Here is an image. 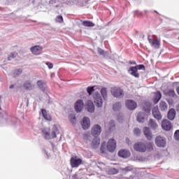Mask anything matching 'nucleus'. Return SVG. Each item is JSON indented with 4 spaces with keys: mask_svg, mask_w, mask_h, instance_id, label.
<instances>
[{
    "mask_svg": "<svg viewBox=\"0 0 179 179\" xmlns=\"http://www.w3.org/2000/svg\"><path fill=\"white\" fill-rule=\"evenodd\" d=\"M94 103L98 108L103 107V98L101 95L98 92H95L93 95Z\"/></svg>",
    "mask_w": 179,
    "mask_h": 179,
    "instance_id": "obj_1",
    "label": "nucleus"
},
{
    "mask_svg": "<svg viewBox=\"0 0 179 179\" xmlns=\"http://www.w3.org/2000/svg\"><path fill=\"white\" fill-rule=\"evenodd\" d=\"M110 92L113 96L117 99L124 97V90L120 87H113L111 88Z\"/></svg>",
    "mask_w": 179,
    "mask_h": 179,
    "instance_id": "obj_2",
    "label": "nucleus"
},
{
    "mask_svg": "<svg viewBox=\"0 0 179 179\" xmlns=\"http://www.w3.org/2000/svg\"><path fill=\"white\" fill-rule=\"evenodd\" d=\"M134 149L136 152H140L141 153H145L147 150L146 143L143 142H138L134 145Z\"/></svg>",
    "mask_w": 179,
    "mask_h": 179,
    "instance_id": "obj_3",
    "label": "nucleus"
},
{
    "mask_svg": "<svg viewBox=\"0 0 179 179\" xmlns=\"http://www.w3.org/2000/svg\"><path fill=\"white\" fill-rule=\"evenodd\" d=\"M148 40L152 48H155V50H159V48H160V38H156L155 39H153L148 36Z\"/></svg>",
    "mask_w": 179,
    "mask_h": 179,
    "instance_id": "obj_4",
    "label": "nucleus"
},
{
    "mask_svg": "<svg viewBox=\"0 0 179 179\" xmlns=\"http://www.w3.org/2000/svg\"><path fill=\"white\" fill-rule=\"evenodd\" d=\"M83 160L82 159L78 157V156L71 157L70 159V164L71 167L76 168L79 167L80 164H82Z\"/></svg>",
    "mask_w": 179,
    "mask_h": 179,
    "instance_id": "obj_5",
    "label": "nucleus"
},
{
    "mask_svg": "<svg viewBox=\"0 0 179 179\" xmlns=\"http://www.w3.org/2000/svg\"><path fill=\"white\" fill-rule=\"evenodd\" d=\"M106 148L108 152H114V150H115V148H117V142L115 141V140L113 138L109 139L107 143Z\"/></svg>",
    "mask_w": 179,
    "mask_h": 179,
    "instance_id": "obj_6",
    "label": "nucleus"
},
{
    "mask_svg": "<svg viewBox=\"0 0 179 179\" xmlns=\"http://www.w3.org/2000/svg\"><path fill=\"white\" fill-rule=\"evenodd\" d=\"M162 128L164 131H170L173 128V124L168 120H163L162 122Z\"/></svg>",
    "mask_w": 179,
    "mask_h": 179,
    "instance_id": "obj_7",
    "label": "nucleus"
},
{
    "mask_svg": "<svg viewBox=\"0 0 179 179\" xmlns=\"http://www.w3.org/2000/svg\"><path fill=\"white\" fill-rule=\"evenodd\" d=\"M155 145L158 148H164L166 146V140L163 137L158 136L155 138Z\"/></svg>",
    "mask_w": 179,
    "mask_h": 179,
    "instance_id": "obj_8",
    "label": "nucleus"
},
{
    "mask_svg": "<svg viewBox=\"0 0 179 179\" xmlns=\"http://www.w3.org/2000/svg\"><path fill=\"white\" fill-rule=\"evenodd\" d=\"M126 107L128 110H134L136 107H138V104L133 100L129 99L125 101Z\"/></svg>",
    "mask_w": 179,
    "mask_h": 179,
    "instance_id": "obj_9",
    "label": "nucleus"
},
{
    "mask_svg": "<svg viewBox=\"0 0 179 179\" xmlns=\"http://www.w3.org/2000/svg\"><path fill=\"white\" fill-rule=\"evenodd\" d=\"M30 51L34 55H40L43 52V47L40 45H35L30 48Z\"/></svg>",
    "mask_w": 179,
    "mask_h": 179,
    "instance_id": "obj_10",
    "label": "nucleus"
},
{
    "mask_svg": "<svg viewBox=\"0 0 179 179\" xmlns=\"http://www.w3.org/2000/svg\"><path fill=\"white\" fill-rule=\"evenodd\" d=\"M92 134L93 136H99L101 134V127L99 124L94 125L92 129Z\"/></svg>",
    "mask_w": 179,
    "mask_h": 179,
    "instance_id": "obj_11",
    "label": "nucleus"
},
{
    "mask_svg": "<svg viewBox=\"0 0 179 179\" xmlns=\"http://www.w3.org/2000/svg\"><path fill=\"white\" fill-rule=\"evenodd\" d=\"M81 125L85 130L89 129L90 128V119L87 117H83Z\"/></svg>",
    "mask_w": 179,
    "mask_h": 179,
    "instance_id": "obj_12",
    "label": "nucleus"
},
{
    "mask_svg": "<svg viewBox=\"0 0 179 179\" xmlns=\"http://www.w3.org/2000/svg\"><path fill=\"white\" fill-rule=\"evenodd\" d=\"M83 101L82 100H78L75 103V106L74 108L76 111V113H80V111H82V110H83Z\"/></svg>",
    "mask_w": 179,
    "mask_h": 179,
    "instance_id": "obj_13",
    "label": "nucleus"
},
{
    "mask_svg": "<svg viewBox=\"0 0 179 179\" xmlns=\"http://www.w3.org/2000/svg\"><path fill=\"white\" fill-rule=\"evenodd\" d=\"M128 72L131 75V76H134V78H139V73H138V69L135 66H131Z\"/></svg>",
    "mask_w": 179,
    "mask_h": 179,
    "instance_id": "obj_14",
    "label": "nucleus"
},
{
    "mask_svg": "<svg viewBox=\"0 0 179 179\" xmlns=\"http://www.w3.org/2000/svg\"><path fill=\"white\" fill-rule=\"evenodd\" d=\"M152 115L153 117L159 121V120H162V114L160 113V111L159 110V108L157 107L153 108L152 109Z\"/></svg>",
    "mask_w": 179,
    "mask_h": 179,
    "instance_id": "obj_15",
    "label": "nucleus"
},
{
    "mask_svg": "<svg viewBox=\"0 0 179 179\" xmlns=\"http://www.w3.org/2000/svg\"><path fill=\"white\" fill-rule=\"evenodd\" d=\"M23 87L25 90H33L34 89V84L31 83V80H27L24 83Z\"/></svg>",
    "mask_w": 179,
    "mask_h": 179,
    "instance_id": "obj_16",
    "label": "nucleus"
},
{
    "mask_svg": "<svg viewBox=\"0 0 179 179\" xmlns=\"http://www.w3.org/2000/svg\"><path fill=\"white\" fill-rule=\"evenodd\" d=\"M36 86L40 90H42V92H45V89H47V84L42 80L37 81Z\"/></svg>",
    "mask_w": 179,
    "mask_h": 179,
    "instance_id": "obj_17",
    "label": "nucleus"
},
{
    "mask_svg": "<svg viewBox=\"0 0 179 179\" xmlns=\"http://www.w3.org/2000/svg\"><path fill=\"white\" fill-rule=\"evenodd\" d=\"M118 155L120 157L127 159V157H129V156H131V152L127 150H120L118 152Z\"/></svg>",
    "mask_w": 179,
    "mask_h": 179,
    "instance_id": "obj_18",
    "label": "nucleus"
},
{
    "mask_svg": "<svg viewBox=\"0 0 179 179\" xmlns=\"http://www.w3.org/2000/svg\"><path fill=\"white\" fill-rule=\"evenodd\" d=\"M143 134L145 138L148 139V141H152V132H150V129H149V127L144 128Z\"/></svg>",
    "mask_w": 179,
    "mask_h": 179,
    "instance_id": "obj_19",
    "label": "nucleus"
},
{
    "mask_svg": "<svg viewBox=\"0 0 179 179\" xmlns=\"http://www.w3.org/2000/svg\"><path fill=\"white\" fill-rule=\"evenodd\" d=\"M160 99H162V92L160 91H157L155 93L154 99H153V102L155 104H157L159 101H160Z\"/></svg>",
    "mask_w": 179,
    "mask_h": 179,
    "instance_id": "obj_20",
    "label": "nucleus"
},
{
    "mask_svg": "<svg viewBox=\"0 0 179 179\" xmlns=\"http://www.w3.org/2000/svg\"><path fill=\"white\" fill-rule=\"evenodd\" d=\"M87 109L89 113H94V103H93V101H88L87 102Z\"/></svg>",
    "mask_w": 179,
    "mask_h": 179,
    "instance_id": "obj_21",
    "label": "nucleus"
},
{
    "mask_svg": "<svg viewBox=\"0 0 179 179\" xmlns=\"http://www.w3.org/2000/svg\"><path fill=\"white\" fill-rule=\"evenodd\" d=\"M167 117L169 120L173 121V120L176 118V110L174 108H171V110H169Z\"/></svg>",
    "mask_w": 179,
    "mask_h": 179,
    "instance_id": "obj_22",
    "label": "nucleus"
},
{
    "mask_svg": "<svg viewBox=\"0 0 179 179\" xmlns=\"http://www.w3.org/2000/svg\"><path fill=\"white\" fill-rule=\"evenodd\" d=\"M91 146L92 148H99L100 146V138L95 137L92 141Z\"/></svg>",
    "mask_w": 179,
    "mask_h": 179,
    "instance_id": "obj_23",
    "label": "nucleus"
},
{
    "mask_svg": "<svg viewBox=\"0 0 179 179\" xmlns=\"http://www.w3.org/2000/svg\"><path fill=\"white\" fill-rule=\"evenodd\" d=\"M148 125L150 127L152 128V129H154V130H155L157 128H159V125L157 124L156 121L153 120V119L150 120L148 122Z\"/></svg>",
    "mask_w": 179,
    "mask_h": 179,
    "instance_id": "obj_24",
    "label": "nucleus"
},
{
    "mask_svg": "<svg viewBox=\"0 0 179 179\" xmlns=\"http://www.w3.org/2000/svg\"><path fill=\"white\" fill-rule=\"evenodd\" d=\"M43 117L46 121H51V116L47 113V110L41 109Z\"/></svg>",
    "mask_w": 179,
    "mask_h": 179,
    "instance_id": "obj_25",
    "label": "nucleus"
},
{
    "mask_svg": "<svg viewBox=\"0 0 179 179\" xmlns=\"http://www.w3.org/2000/svg\"><path fill=\"white\" fill-rule=\"evenodd\" d=\"M42 134L45 139H47V140L51 139V134H50V130H47V129H42Z\"/></svg>",
    "mask_w": 179,
    "mask_h": 179,
    "instance_id": "obj_26",
    "label": "nucleus"
},
{
    "mask_svg": "<svg viewBox=\"0 0 179 179\" xmlns=\"http://www.w3.org/2000/svg\"><path fill=\"white\" fill-rule=\"evenodd\" d=\"M83 25L85 26V27H94V23H93L91 21L85 20L83 21Z\"/></svg>",
    "mask_w": 179,
    "mask_h": 179,
    "instance_id": "obj_27",
    "label": "nucleus"
},
{
    "mask_svg": "<svg viewBox=\"0 0 179 179\" xmlns=\"http://www.w3.org/2000/svg\"><path fill=\"white\" fill-rule=\"evenodd\" d=\"M137 121L138 122H143L145 121V114H143V113H138L137 115Z\"/></svg>",
    "mask_w": 179,
    "mask_h": 179,
    "instance_id": "obj_28",
    "label": "nucleus"
},
{
    "mask_svg": "<svg viewBox=\"0 0 179 179\" xmlns=\"http://www.w3.org/2000/svg\"><path fill=\"white\" fill-rule=\"evenodd\" d=\"M167 103L165 101H161L159 103V108L161 111H166L167 110Z\"/></svg>",
    "mask_w": 179,
    "mask_h": 179,
    "instance_id": "obj_29",
    "label": "nucleus"
},
{
    "mask_svg": "<svg viewBox=\"0 0 179 179\" xmlns=\"http://www.w3.org/2000/svg\"><path fill=\"white\" fill-rule=\"evenodd\" d=\"M113 111H120L121 110V103L116 102L113 106Z\"/></svg>",
    "mask_w": 179,
    "mask_h": 179,
    "instance_id": "obj_30",
    "label": "nucleus"
},
{
    "mask_svg": "<svg viewBox=\"0 0 179 179\" xmlns=\"http://www.w3.org/2000/svg\"><path fill=\"white\" fill-rule=\"evenodd\" d=\"M101 94L102 97L104 99V100L107 99V89L106 88H102L101 89Z\"/></svg>",
    "mask_w": 179,
    "mask_h": 179,
    "instance_id": "obj_31",
    "label": "nucleus"
},
{
    "mask_svg": "<svg viewBox=\"0 0 179 179\" xmlns=\"http://www.w3.org/2000/svg\"><path fill=\"white\" fill-rule=\"evenodd\" d=\"M22 72H23V71L20 69H17L14 70L13 71L14 78L19 76V75H22Z\"/></svg>",
    "mask_w": 179,
    "mask_h": 179,
    "instance_id": "obj_32",
    "label": "nucleus"
},
{
    "mask_svg": "<svg viewBox=\"0 0 179 179\" xmlns=\"http://www.w3.org/2000/svg\"><path fill=\"white\" fill-rule=\"evenodd\" d=\"M109 130L110 131H114L115 129V122L114 120H110L109 122Z\"/></svg>",
    "mask_w": 179,
    "mask_h": 179,
    "instance_id": "obj_33",
    "label": "nucleus"
},
{
    "mask_svg": "<svg viewBox=\"0 0 179 179\" xmlns=\"http://www.w3.org/2000/svg\"><path fill=\"white\" fill-rule=\"evenodd\" d=\"M69 120L71 124H76V116L75 115V114H71L69 115Z\"/></svg>",
    "mask_w": 179,
    "mask_h": 179,
    "instance_id": "obj_34",
    "label": "nucleus"
},
{
    "mask_svg": "<svg viewBox=\"0 0 179 179\" xmlns=\"http://www.w3.org/2000/svg\"><path fill=\"white\" fill-rule=\"evenodd\" d=\"M166 96H169V97H174L176 96V92H174V90H169L166 92Z\"/></svg>",
    "mask_w": 179,
    "mask_h": 179,
    "instance_id": "obj_35",
    "label": "nucleus"
},
{
    "mask_svg": "<svg viewBox=\"0 0 179 179\" xmlns=\"http://www.w3.org/2000/svg\"><path fill=\"white\" fill-rule=\"evenodd\" d=\"M64 22V17L62 15H58L55 18V22L56 23H62Z\"/></svg>",
    "mask_w": 179,
    "mask_h": 179,
    "instance_id": "obj_36",
    "label": "nucleus"
},
{
    "mask_svg": "<svg viewBox=\"0 0 179 179\" xmlns=\"http://www.w3.org/2000/svg\"><path fill=\"white\" fill-rule=\"evenodd\" d=\"M87 92L89 96H92V94H93V92H94V86L88 87L87 88Z\"/></svg>",
    "mask_w": 179,
    "mask_h": 179,
    "instance_id": "obj_37",
    "label": "nucleus"
},
{
    "mask_svg": "<svg viewBox=\"0 0 179 179\" xmlns=\"http://www.w3.org/2000/svg\"><path fill=\"white\" fill-rule=\"evenodd\" d=\"M55 132H57V127L55 126V130L50 134L51 139H55V138H57V134Z\"/></svg>",
    "mask_w": 179,
    "mask_h": 179,
    "instance_id": "obj_38",
    "label": "nucleus"
},
{
    "mask_svg": "<svg viewBox=\"0 0 179 179\" xmlns=\"http://www.w3.org/2000/svg\"><path fill=\"white\" fill-rule=\"evenodd\" d=\"M146 147L148 152H152V150H153V143H148Z\"/></svg>",
    "mask_w": 179,
    "mask_h": 179,
    "instance_id": "obj_39",
    "label": "nucleus"
},
{
    "mask_svg": "<svg viewBox=\"0 0 179 179\" xmlns=\"http://www.w3.org/2000/svg\"><path fill=\"white\" fill-rule=\"evenodd\" d=\"M106 143H103L101 145L100 152L101 153H106Z\"/></svg>",
    "mask_w": 179,
    "mask_h": 179,
    "instance_id": "obj_40",
    "label": "nucleus"
},
{
    "mask_svg": "<svg viewBox=\"0 0 179 179\" xmlns=\"http://www.w3.org/2000/svg\"><path fill=\"white\" fill-rule=\"evenodd\" d=\"M136 67H137V70L139 69L140 71L141 70L145 71L146 69V68H145V65L143 64H138L136 66Z\"/></svg>",
    "mask_w": 179,
    "mask_h": 179,
    "instance_id": "obj_41",
    "label": "nucleus"
},
{
    "mask_svg": "<svg viewBox=\"0 0 179 179\" xmlns=\"http://www.w3.org/2000/svg\"><path fill=\"white\" fill-rule=\"evenodd\" d=\"M134 135H136V136H139L141 135V129L138 128H135L134 130Z\"/></svg>",
    "mask_w": 179,
    "mask_h": 179,
    "instance_id": "obj_42",
    "label": "nucleus"
},
{
    "mask_svg": "<svg viewBox=\"0 0 179 179\" xmlns=\"http://www.w3.org/2000/svg\"><path fill=\"white\" fill-rule=\"evenodd\" d=\"M133 170H134V167L132 166H127L123 169V171H126V172L132 171Z\"/></svg>",
    "mask_w": 179,
    "mask_h": 179,
    "instance_id": "obj_43",
    "label": "nucleus"
},
{
    "mask_svg": "<svg viewBox=\"0 0 179 179\" xmlns=\"http://www.w3.org/2000/svg\"><path fill=\"white\" fill-rule=\"evenodd\" d=\"M98 54H99V55H104V54H106V52H104V50L100 48H98Z\"/></svg>",
    "mask_w": 179,
    "mask_h": 179,
    "instance_id": "obj_44",
    "label": "nucleus"
},
{
    "mask_svg": "<svg viewBox=\"0 0 179 179\" xmlns=\"http://www.w3.org/2000/svg\"><path fill=\"white\" fill-rule=\"evenodd\" d=\"M175 139L179 141V130H176L174 134Z\"/></svg>",
    "mask_w": 179,
    "mask_h": 179,
    "instance_id": "obj_45",
    "label": "nucleus"
},
{
    "mask_svg": "<svg viewBox=\"0 0 179 179\" xmlns=\"http://www.w3.org/2000/svg\"><path fill=\"white\" fill-rule=\"evenodd\" d=\"M16 55H17V54L10 53V55L8 56V61H10L12 58H15Z\"/></svg>",
    "mask_w": 179,
    "mask_h": 179,
    "instance_id": "obj_46",
    "label": "nucleus"
},
{
    "mask_svg": "<svg viewBox=\"0 0 179 179\" xmlns=\"http://www.w3.org/2000/svg\"><path fill=\"white\" fill-rule=\"evenodd\" d=\"M46 65L48 66L49 69H52L54 68V64L51 62H46Z\"/></svg>",
    "mask_w": 179,
    "mask_h": 179,
    "instance_id": "obj_47",
    "label": "nucleus"
},
{
    "mask_svg": "<svg viewBox=\"0 0 179 179\" xmlns=\"http://www.w3.org/2000/svg\"><path fill=\"white\" fill-rule=\"evenodd\" d=\"M129 64H130V65H136V62H135V61H129Z\"/></svg>",
    "mask_w": 179,
    "mask_h": 179,
    "instance_id": "obj_48",
    "label": "nucleus"
},
{
    "mask_svg": "<svg viewBox=\"0 0 179 179\" xmlns=\"http://www.w3.org/2000/svg\"><path fill=\"white\" fill-rule=\"evenodd\" d=\"M13 87H14L13 85H10V89H13Z\"/></svg>",
    "mask_w": 179,
    "mask_h": 179,
    "instance_id": "obj_49",
    "label": "nucleus"
},
{
    "mask_svg": "<svg viewBox=\"0 0 179 179\" xmlns=\"http://www.w3.org/2000/svg\"><path fill=\"white\" fill-rule=\"evenodd\" d=\"M143 110H144V111H146V109H145V108H143Z\"/></svg>",
    "mask_w": 179,
    "mask_h": 179,
    "instance_id": "obj_50",
    "label": "nucleus"
},
{
    "mask_svg": "<svg viewBox=\"0 0 179 179\" xmlns=\"http://www.w3.org/2000/svg\"><path fill=\"white\" fill-rule=\"evenodd\" d=\"M126 141H129V139L127 138Z\"/></svg>",
    "mask_w": 179,
    "mask_h": 179,
    "instance_id": "obj_51",
    "label": "nucleus"
},
{
    "mask_svg": "<svg viewBox=\"0 0 179 179\" xmlns=\"http://www.w3.org/2000/svg\"><path fill=\"white\" fill-rule=\"evenodd\" d=\"M143 104H145V103H143Z\"/></svg>",
    "mask_w": 179,
    "mask_h": 179,
    "instance_id": "obj_52",
    "label": "nucleus"
},
{
    "mask_svg": "<svg viewBox=\"0 0 179 179\" xmlns=\"http://www.w3.org/2000/svg\"><path fill=\"white\" fill-rule=\"evenodd\" d=\"M0 99H1V96H0Z\"/></svg>",
    "mask_w": 179,
    "mask_h": 179,
    "instance_id": "obj_53",
    "label": "nucleus"
}]
</instances>
